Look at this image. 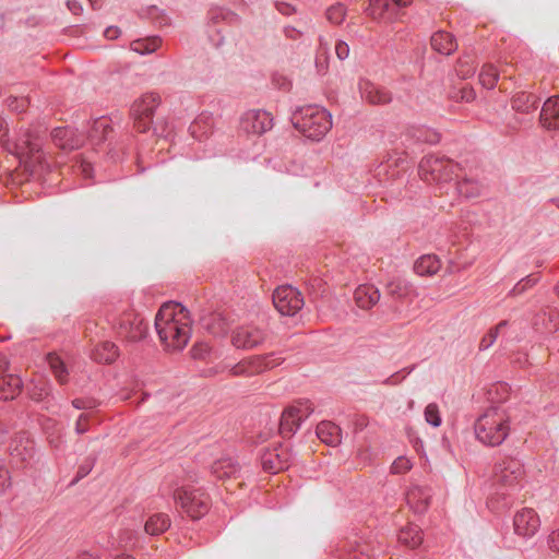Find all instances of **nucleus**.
<instances>
[{
	"mask_svg": "<svg viewBox=\"0 0 559 559\" xmlns=\"http://www.w3.org/2000/svg\"><path fill=\"white\" fill-rule=\"evenodd\" d=\"M425 419L432 427H439L442 423L439 406L436 403H429L425 407Z\"/></svg>",
	"mask_w": 559,
	"mask_h": 559,
	"instance_id": "obj_50",
	"label": "nucleus"
},
{
	"mask_svg": "<svg viewBox=\"0 0 559 559\" xmlns=\"http://www.w3.org/2000/svg\"><path fill=\"white\" fill-rule=\"evenodd\" d=\"M368 14L373 19H392L396 13L391 0H369Z\"/></svg>",
	"mask_w": 559,
	"mask_h": 559,
	"instance_id": "obj_36",
	"label": "nucleus"
},
{
	"mask_svg": "<svg viewBox=\"0 0 559 559\" xmlns=\"http://www.w3.org/2000/svg\"><path fill=\"white\" fill-rule=\"evenodd\" d=\"M292 461V451L280 442L273 448L263 449L260 453L261 467L269 474H277L278 472L287 469Z\"/></svg>",
	"mask_w": 559,
	"mask_h": 559,
	"instance_id": "obj_14",
	"label": "nucleus"
},
{
	"mask_svg": "<svg viewBox=\"0 0 559 559\" xmlns=\"http://www.w3.org/2000/svg\"><path fill=\"white\" fill-rule=\"evenodd\" d=\"M460 164L454 160L437 155L424 156L418 165L420 178L428 183L449 182L459 177Z\"/></svg>",
	"mask_w": 559,
	"mask_h": 559,
	"instance_id": "obj_6",
	"label": "nucleus"
},
{
	"mask_svg": "<svg viewBox=\"0 0 559 559\" xmlns=\"http://www.w3.org/2000/svg\"><path fill=\"white\" fill-rule=\"evenodd\" d=\"M174 500L182 513L193 521L202 519L211 508V498L202 488L190 485L178 487L174 491Z\"/></svg>",
	"mask_w": 559,
	"mask_h": 559,
	"instance_id": "obj_7",
	"label": "nucleus"
},
{
	"mask_svg": "<svg viewBox=\"0 0 559 559\" xmlns=\"http://www.w3.org/2000/svg\"><path fill=\"white\" fill-rule=\"evenodd\" d=\"M95 463H96V456H92V455L87 456L82 462V464L79 465L76 474L71 481V485H74L78 481H80L81 479H83L84 477H86L94 468Z\"/></svg>",
	"mask_w": 559,
	"mask_h": 559,
	"instance_id": "obj_49",
	"label": "nucleus"
},
{
	"mask_svg": "<svg viewBox=\"0 0 559 559\" xmlns=\"http://www.w3.org/2000/svg\"><path fill=\"white\" fill-rule=\"evenodd\" d=\"M441 267V262L436 254H424L414 264V271L420 276L435 275Z\"/></svg>",
	"mask_w": 559,
	"mask_h": 559,
	"instance_id": "obj_35",
	"label": "nucleus"
},
{
	"mask_svg": "<svg viewBox=\"0 0 559 559\" xmlns=\"http://www.w3.org/2000/svg\"><path fill=\"white\" fill-rule=\"evenodd\" d=\"M147 15L158 27L170 25L169 16L165 13L164 10L157 8L156 5H152L147 9Z\"/></svg>",
	"mask_w": 559,
	"mask_h": 559,
	"instance_id": "obj_48",
	"label": "nucleus"
},
{
	"mask_svg": "<svg viewBox=\"0 0 559 559\" xmlns=\"http://www.w3.org/2000/svg\"><path fill=\"white\" fill-rule=\"evenodd\" d=\"M112 131L110 121L106 117L97 118L88 130V140L93 145L98 146L109 139Z\"/></svg>",
	"mask_w": 559,
	"mask_h": 559,
	"instance_id": "obj_28",
	"label": "nucleus"
},
{
	"mask_svg": "<svg viewBox=\"0 0 559 559\" xmlns=\"http://www.w3.org/2000/svg\"><path fill=\"white\" fill-rule=\"evenodd\" d=\"M318 438L328 445H337L342 440L341 428L332 421L323 420L317 426Z\"/></svg>",
	"mask_w": 559,
	"mask_h": 559,
	"instance_id": "obj_30",
	"label": "nucleus"
},
{
	"mask_svg": "<svg viewBox=\"0 0 559 559\" xmlns=\"http://www.w3.org/2000/svg\"><path fill=\"white\" fill-rule=\"evenodd\" d=\"M399 542L412 549L419 547L424 540L423 531L418 525L408 524L399 532Z\"/></svg>",
	"mask_w": 559,
	"mask_h": 559,
	"instance_id": "obj_34",
	"label": "nucleus"
},
{
	"mask_svg": "<svg viewBox=\"0 0 559 559\" xmlns=\"http://www.w3.org/2000/svg\"><path fill=\"white\" fill-rule=\"evenodd\" d=\"M36 449L34 440L27 432L21 431L14 436L10 443V462L13 467L24 469L35 462Z\"/></svg>",
	"mask_w": 559,
	"mask_h": 559,
	"instance_id": "obj_12",
	"label": "nucleus"
},
{
	"mask_svg": "<svg viewBox=\"0 0 559 559\" xmlns=\"http://www.w3.org/2000/svg\"><path fill=\"white\" fill-rule=\"evenodd\" d=\"M356 305L365 310L372 308L380 299V292L373 285H359L354 292Z\"/></svg>",
	"mask_w": 559,
	"mask_h": 559,
	"instance_id": "obj_24",
	"label": "nucleus"
},
{
	"mask_svg": "<svg viewBox=\"0 0 559 559\" xmlns=\"http://www.w3.org/2000/svg\"><path fill=\"white\" fill-rule=\"evenodd\" d=\"M412 463L404 456H399L391 465L392 474H404L412 468Z\"/></svg>",
	"mask_w": 559,
	"mask_h": 559,
	"instance_id": "obj_54",
	"label": "nucleus"
},
{
	"mask_svg": "<svg viewBox=\"0 0 559 559\" xmlns=\"http://www.w3.org/2000/svg\"><path fill=\"white\" fill-rule=\"evenodd\" d=\"M23 381L16 374H5L0 377V400H14L22 391Z\"/></svg>",
	"mask_w": 559,
	"mask_h": 559,
	"instance_id": "obj_27",
	"label": "nucleus"
},
{
	"mask_svg": "<svg viewBox=\"0 0 559 559\" xmlns=\"http://www.w3.org/2000/svg\"><path fill=\"white\" fill-rule=\"evenodd\" d=\"M53 143L62 150H74L81 145V140L74 136L70 127H57L51 131Z\"/></svg>",
	"mask_w": 559,
	"mask_h": 559,
	"instance_id": "obj_26",
	"label": "nucleus"
},
{
	"mask_svg": "<svg viewBox=\"0 0 559 559\" xmlns=\"http://www.w3.org/2000/svg\"><path fill=\"white\" fill-rule=\"evenodd\" d=\"M540 124L547 130L559 129V96L549 97L543 105Z\"/></svg>",
	"mask_w": 559,
	"mask_h": 559,
	"instance_id": "obj_20",
	"label": "nucleus"
},
{
	"mask_svg": "<svg viewBox=\"0 0 559 559\" xmlns=\"http://www.w3.org/2000/svg\"><path fill=\"white\" fill-rule=\"evenodd\" d=\"M283 33L286 38L296 40L301 37L302 33L295 28L294 26H285L283 28Z\"/></svg>",
	"mask_w": 559,
	"mask_h": 559,
	"instance_id": "obj_63",
	"label": "nucleus"
},
{
	"mask_svg": "<svg viewBox=\"0 0 559 559\" xmlns=\"http://www.w3.org/2000/svg\"><path fill=\"white\" fill-rule=\"evenodd\" d=\"M201 325L214 336H225L230 326L229 318L222 312H210L201 317Z\"/></svg>",
	"mask_w": 559,
	"mask_h": 559,
	"instance_id": "obj_18",
	"label": "nucleus"
},
{
	"mask_svg": "<svg viewBox=\"0 0 559 559\" xmlns=\"http://www.w3.org/2000/svg\"><path fill=\"white\" fill-rule=\"evenodd\" d=\"M7 104L11 110L24 112L29 105V100L26 97L9 96L7 98Z\"/></svg>",
	"mask_w": 559,
	"mask_h": 559,
	"instance_id": "obj_52",
	"label": "nucleus"
},
{
	"mask_svg": "<svg viewBox=\"0 0 559 559\" xmlns=\"http://www.w3.org/2000/svg\"><path fill=\"white\" fill-rule=\"evenodd\" d=\"M498 79H499V73L495 66H492V64L483 66L480 72H479V82L485 88H487V90L495 88V86L498 82Z\"/></svg>",
	"mask_w": 559,
	"mask_h": 559,
	"instance_id": "obj_40",
	"label": "nucleus"
},
{
	"mask_svg": "<svg viewBox=\"0 0 559 559\" xmlns=\"http://www.w3.org/2000/svg\"><path fill=\"white\" fill-rule=\"evenodd\" d=\"M10 486L9 471L0 466V491L5 490Z\"/></svg>",
	"mask_w": 559,
	"mask_h": 559,
	"instance_id": "obj_62",
	"label": "nucleus"
},
{
	"mask_svg": "<svg viewBox=\"0 0 559 559\" xmlns=\"http://www.w3.org/2000/svg\"><path fill=\"white\" fill-rule=\"evenodd\" d=\"M540 527V520L532 508H523L513 516V530L518 536L525 539L533 537Z\"/></svg>",
	"mask_w": 559,
	"mask_h": 559,
	"instance_id": "obj_16",
	"label": "nucleus"
},
{
	"mask_svg": "<svg viewBox=\"0 0 559 559\" xmlns=\"http://www.w3.org/2000/svg\"><path fill=\"white\" fill-rule=\"evenodd\" d=\"M292 122L304 136L320 141L332 128V116L322 107L308 105L294 111Z\"/></svg>",
	"mask_w": 559,
	"mask_h": 559,
	"instance_id": "obj_5",
	"label": "nucleus"
},
{
	"mask_svg": "<svg viewBox=\"0 0 559 559\" xmlns=\"http://www.w3.org/2000/svg\"><path fill=\"white\" fill-rule=\"evenodd\" d=\"M430 488L413 486L406 493V501L409 508L418 514L426 512L430 506Z\"/></svg>",
	"mask_w": 559,
	"mask_h": 559,
	"instance_id": "obj_19",
	"label": "nucleus"
},
{
	"mask_svg": "<svg viewBox=\"0 0 559 559\" xmlns=\"http://www.w3.org/2000/svg\"><path fill=\"white\" fill-rule=\"evenodd\" d=\"M386 294L394 299L401 300L414 295L415 287L411 282L396 277L386 284Z\"/></svg>",
	"mask_w": 559,
	"mask_h": 559,
	"instance_id": "obj_33",
	"label": "nucleus"
},
{
	"mask_svg": "<svg viewBox=\"0 0 559 559\" xmlns=\"http://www.w3.org/2000/svg\"><path fill=\"white\" fill-rule=\"evenodd\" d=\"M273 128V117L263 109L246 111L240 119V129L247 134L262 135Z\"/></svg>",
	"mask_w": 559,
	"mask_h": 559,
	"instance_id": "obj_15",
	"label": "nucleus"
},
{
	"mask_svg": "<svg viewBox=\"0 0 559 559\" xmlns=\"http://www.w3.org/2000/svg\"><path fill=\"white\" fill-rule=\"evenodd\" d=\"M4 147L10 154L19 158L25 171L29 173L33 178H40L44 171L49 168L41 150L43 141L32 131L22 133L14 141L8 140Z\"/></svg>",
	"mask_w": 559,
	"mask_h": 559,
	"instance_id": "obj_4",
	"label": "nucleus"
},
{
	"mask_svg": "<svg viewBox=\"0 0 559 559\" xmlns=\"http://www.w3.org/2000/svg\"><path fill=\"white\" fill-rule=\"evenodd\" d=\"M207 20L210 26H216L221 23L237 26L241 22L237 13L224 7H212L207 11Z\"/></svg>",
	"mask_w": 559,
	"mask_h": 559,
	"instance_id": "obj_25",
	"label": "nucleus"
},
{
	"mask_svg": "<svg viewBox=\"0 0 559 559\" xmlns=\"http://www.w3.org/2000/svg\"><path fill=\"white\" fill-rule=\"evenodd\" d=\"M292 408L298 409V414L302 415V421L314 411L313 404L309 400L298 401L296 404L292 405Z\"/></svg>",
	"mask_w": 559,
	"mask_h": 559,
	"instance_id": "obj_58",
	"label": "nucleus"
},
{
	"mask_svg": "<svg viewBox=\"0 0 559 559\" xmlns=\"http://www.w3.org/2000/svg\"><path fill=\"white\" fill-rule=\"evenodd\" d=\"M91 417H92V415L90 413H82L79 415V417L75 421V427H74L75 432L78 435H83L90 430L88 423H90Z\"/></svg>",
	"mask_w": 559,
	"mask_h": 559,
	"instance_id": "obj_56",
	"label": "nucleus"
},
{
	"mask_svg": "<svg viewBox=\"0 0 559 559\" xmlns=\"http://www.w3.org/2000/svg\"><path fill=\"white\" fill-rule=\"evenodd\" d=\"M415 369V366H411V367H406V368H403L402 370L400 371H396L394 372L393 374H391L389 378H386L383 383L386 384V385H395L400 382H402V380L407 376L413 370Z\"/></svg>",
	"mask_w": 559,
	"mask_h": 559,
	"instance_id": "obj_55",
	"label": "nucleus"
},
{
	"mask_svg": "<svg viewBox=\"0 0 559 559\" xmlns=\"http://www.w3.org/2000/svg\"><path fill=\"white\" fill-rule=\"evenodd\" d=\"M273 305L282 316L293 317L305 305L302 294L292 285H283L273 292Z\"/></svg>",
	"mask_w": 559,
	"mask_h": 559,
	"instance_id": "obj_13",
	"label": "nucleus"
},
{
	"mask_svg": "<svg viewBox=\"0 0 559 559\" xmlns=\"http://www.w3.org/2000/svg\"><path fill=\"white\" fill-rule=\"evenodd\" d=\"M269 336L266 326L250 322L236 326L231 331L230 342L238 349L251 350L264 344Z\"/></svg>",
	"mask_w": 559,
	"mask_h": 559,
	"instance_id": "obj_10",
	"label": "nucleus"
},
{
	"mask_svg": "<svg viewBox=\"0 0 559 559\" xmlns=\"http://www.w3.org/2000/svg\"><path fill=\"white\" fill-rule=\"evenodd\" d=\"M239 473V463L229 456L218 459L211 465V474L221 480L237 477Z\"/></svg>",
	"mask_w": 559,
	"mask_h": 559,
	"instance_id": "obj_22",
	"label": "nucleus"
},
{
	"mask_svg": "<svg viewBox=\"0 0 559 559\" xmlns=\"http://www.w3.org/2000/svg\"><path fill=\"white\" fill-rule=\"evenodd\" d=\"M457 100L471 103L476 98L474 88L469 85L462 86L454 96Z\"/></svg>",
	"mask_w": 559,
	"mask_h": 559,
	"instance_id": "obj_57",
	"label": "nucleus"
},
{
	"mask_svg": "<svg viewBox=\"0 0 559 559\" xmlns=\"http://www.w3.org/2000/svg\"><path fill=\"white\" fill-rule=\"evenodd\" d=\"M540 280L539 272L532 273L520 280L513 288L509 292V296H520L525 293L528 288L535 286Z\"/></svg>",
	"mask_w": 559,
	"mask_h": 559,
	"instance_id": "obj_41",
	"label": "nucleus"
},
{
	"mask_svg": "<svg viewBox=\"0 0 559 559\" xmlns=\"http://www.w3.org/2000/svg\"><path fill=\"white\" fill-rule=\"evenodd\" d=\"M71 404L79 411H93L99 407L102 402L94 396H82L73 399Z\"/></svg>",
	"mask_w": 559,
	"mask_h": 559,
	"instance_id": "obj_47",
	"label": "nucleus"
},
{
	"mask_svg": "<svg viewBox=\"0 0 559 559\" xmlns=\"http://www.w3.org/2000/svg\"><path fill=\"white\" fill-rule=\"evenodd\" d=\"M120 35H121V31L118 26H108L104 31V36L109 40L117 39Z\"/></svg>",
	"mask_w": 559,
	"mask_h": 559,
	"instance_id": "obj_64",
	"label": "nucleus"
},
{
	"mask_svg": "<svg viewBox=\"0 0 559 559\" xmlns=\"http://www.w3.org/2000/svg\"><path fill=\"white\" fill-rule=\"evenodd\" d=\"M542 319L545 330L549 333L559 330V313L556 310H545L537 314L535 324H538V320Z\"/></svg>",
	"mask_w": 559,
	"mask_h": 559,
	"instance_id": "obj_43",
	"label": "nucleus"
},
{
	"mask_svg": "<svg viewBox=\"0 0 559 559\" xmlns=\"http://www.w3.org/2000/svg\"><path fill=\"white\" fill-rule=\"evenodd\" d=\"M160 44L159 37H153L147 40H136L132 43V49L141 55L154 52Z\"/></svg>",
	"mask_w": 559,
	"mask_h": 559,
	"instance_id": "obj_45",
	"label": "nucleus"
},
{
	"mask_svg": "<svg viewBox=\"0 0 559 559\" xmlns=\"http://www.w3.org/2000/svg\"><path fill=\"white\" fill-rule=\"evenodd\" d=\"M525 467L523 462L507 453H499L492 468L493 485L497 488V496L503 499V507L511 504L509 499L513 492L523 487Z\"/></svg>",
	"mask_w": 559,
	"mask_h": 559,
	"instance_id": "obj_3",
	"label": "nucleus"
},
{
	"mask_svg": "<svg viewBox=\"0 0 559 559\" xmlns=\"http://www.w3.org/2000/svg\"><path fill=\"white\" fill-rule=\"evenodd\" d=\"M302 415L297 408L287 407L281 416L278 431L283 438H290L300 427Z\"/></svg>",
	"mask_w": 559,
	"mask_h": 559,
	"instance_id": "obj_21",
	"label": "nucleus"
},
{
	"mask_svg": "<svg viewBox=\"0 0 559 559\" xmlns=\"http://www.w3.org/2000/svg\"><path fill=\"white\" fill-rule=\"evenodd\" d=\"M48 362H49L52 373L56 377V379L58 380V382L60 384L67 383L69 372H68V369H67L64 362L60 359V357L49 354Z\"/></svg>",
	"mask_w": 559,
	"mask_h": 559,
	"instance_id": "obj_42",
	"label": "nucleus"
},
{
	"mask_svg": "<svg viewBox=\"0 0 559 559\" xmlns=\"http://www.w3.org/2000/svg\"><path fill=\"white\" fill-rule=\"evenodd\" d=\"M160 44L159 37H153L147 40H136L132 43V49L141 55L154 52Z\"/></svg>",
	"mask_w": 559,
	"mask_h": 559,
	"instance_id": "obj_46",
	"label": "nucleus"
},
{
	"mask_svg": "<svg viewBox=\"0 0 559 559\" xmlns=\"http://www.w3.org/2000/svg\"><path fill=\"white\" fill-rule=\"evenodd\" d=\"M285 360L281 353L271 352L241 359L230 368L234 377H252L280 366Z\"/></svg>",
	"mask_w": 559,
	"mask_h": 559,
	"instance_id": "obj_8",
	"label": "nucleus"
},
{
	"mask_svg": "<svg viewBox=\"0 0 559 559\" xmlns=\"http://www.w3.org/2000/svg\"><path fill=\"white\" fill-rule=\"evenodd\" d=\"M361 98L371 105H386L392 102V94L385 87L378 86L368 80L359 83Z\"/></svg>",
	"mask_w": 559,
	"mask_h": 559,
	"instance_id": "obj_17",
	"label": "nucleus"
},
{
	"mask_svg": "<svg viewBox=\"0 0 559 559\" xmlns=\"http://www.w3.org/2000/svg\"><path fill=\"white\" fill-rule=\"evenodd\" d=\"M119 337L127 342L136 343L143 341L148 333V323L134 310L122 312L115 324Z\"/></svg>",
	"mask_w": 559,
	"mask_h": 559,
	"instance_id": "obj_9",
	"label": "nucleus"
},
{
	"mask_svg": "<svg viewBox=\"0 0 559 559\" xmlns=\"http://www.w3.org/2000/svg\"><path fill=\"white\" fill-rule=\"evenodd\" d=\"M511 431V416L501 406L487 408L474 423V433L478 442L485 447L501 445Z\"/></svg>",
	"mask_w": 559,
	"mask_h": 559,
	"instance_id": "obj_2",
	"label": "nucleus"
},
{
	"mask_svg": "<svg viewBox=\"0 0 559 559\" xmlns=\"http://www.w3.org/2000/svg\"><path fill=\"white\" fill-rule=\"evenodd\" d=\"M155 330L165 350H182L192 332L188 309L176 301L163 304L155 316Z\"/></svg>",
	"mask_w": 559,
	"mask_h": 559,
	"instance_id": "obj_1",
	"label": "nucleus"
},
{
	"mask_svg": "<svg viewBox=\"0 0 559 559\" xmlns=\"http://www.w3.org/2000/svg\"><path fill=\"white\" fill-rule=\"evenodd\" d=\"M476 59L472 55H464L460 57L455 64V72L459 78L466 80L472 78L476 72Z\"/></svg>",
	"mask_w": 559,
	"mask_h": 559,
	"instance_id": "obj_38",
	"label": "nucleus"
},
{
	"mask_svg": "<svg viewBox=\"0 0 559 559\" xmlns=\"http://www.w3.org/2000/svg\"><path fill=\"white\" fill-rule=\"evenodd\" d=\"M171 525V520L167 513H154L148 516L144 524V531L151 536H158L165 533Z\"/></svg>",
	"mask_w": 559,
	"mask_h": 559,
	"instance_id": "obj_32",
	"label": "nucleus"
},
{
	"mask_svg": "<svg viewBox=\"0 0 559 559\" xmlns=\"http://www.w3.org/2000/svg\"><path fill=\"white\" fill-rule=\"evenodd\" d=\"M119 356L118 346L110 342L104 341L95 346L92 352V358L99 364H112Z\"/></svg>",
	"mask_w": 559,
	"mask_h": 559,
	"instance_id": "obj_31",
	"label": "nucleus"
},
{
	"mask_svg": "<svg viewBox=\"0 0 559 559\" xmlns=\"http://www.w3.org/2000/svg\"><path fill=\"white\" fill-rule=\"evenodd\" d=\"M274 5L282 15L290 16L296 13V8L288 2L275 1Z\"/></svg>",
	"mask_w": 559,
	"mask_h": 559,
	"instance_id": "obj_60",
	"label": "nucleus"
},
{
	"mask_svg": "<svg viewBox=\"0 0 559 559\" xmlns=\"http://www.w3.org/2000/svg\"><path fill=\"white\" fill-rule=\"evenodd\" d=\"M160 103L157 93H146L135 100L130 109L134 129L140 133L147 132L153 124V116Z\"/></svg>",
	"mask_w": 559,
	"mask_h": 559,
	"instance_id": "obj_11",
	"label": "nucleus"
},
{
	"mask_svg": "<svg viewBox=\"0 0 559 559\" xmlns=\"http://www.w3.org/2000/svg\"><path fill=\"white\" fill-rule=\"evenodd\" d=\"M508 324H509L508 320H502L496 326L491 328L487 332V334H485L483 336V338L480 340V342H479V350H486L489 347H491L493 345V343L496 342L500 331L503 328L508 326Z\"/></svg>",
	"mask_w": 559,
	"mask_h": 559,
	"instance_id": "obj_44",
	"label": "nucleus"
},
{
	"mask_svg": "<svg viewBox=\"0 0 559 559\" xmlns=\"http://www.w3.org/2000/svg\"><path fill=\"white\" fill-rule=\"evenodd\" d=\"M335 53L340 60H345L349 55V46L343 40H337L335 44Z\"/></svg>",
	"mask_w": 559,
	"mask_h": 559,
	"instance_id": "obj_61",
	"label": "nucleus"
},
{
	"mask_svg": "<svg viewBox=\"0 0 559 559\" xmlns=\"http://www.w3.org/2000/svg\"><path fill=\"white\" fill-rule=\"evenodd\" d=\"M539 98L533 93L525 91L518 92L511 99L512 109L521 112L528 114L538 108Z\"/></svg>",
	"mask_w": 559,
	"mask_h": 559,
	"instance_id": "obj_29",
	"label": "nucleus"
},
{
	"mask_svg": "<svg viewBox=\"0 0 559 559\" xmlns=\"http://www.w3.org/2000/svg\"><path fill=\"white\" fill-rule=\"evenodd\" d=\"M211 346L204 342L195 343L190 353L193 359L204 360L210 355Z\"/></svg>",
	"mask_w": 559,
	"mask_h": 559,
	"instance_id": "obj_53",
	"label": "nucleus"
},
{
	"mask_svg": "<svg viewBox=\"0 0 559 559\" xmlns=\"http://www.w3.org/2000/svg\"><path fill=\"white\" fill-rule=\"evenodd\" d=\"M431 48L440 55L450 56L457 49L455 37L445 31H438L430 38Z\"/></svg>",
	"mask_w": 559,
	"mask_h": 559,
	"instance_id": "obj_23",
	"label": "nucleus"
},
{
	"mask_svg": "<svg viewBox=\"0 0 559 559\" xmlns=\"http://www.w3.org/2000/svg\"><path fill=\"white\" fill-rule=\"evenodd\" d=\"M546 543L550 551L559 555V528L552 530L547 535Z\"/></svg>",
	"mask_w": 559,
	"mask_h": 559,
	"instance_id": "obj_59",
	"label": "nucleus"
},
{
	"mask_svg": "<svg viewBox=\"0 0 559 559\" xmlns=\"http://www.w3.org/2000/svg\"><path fill=\"white\" fill-rule=\"evenodd\" d=\"M346 15V9L342 3L331 5L326 10V19L333 24H341Z\"/></svg>",
	"mask_w": 559,
	"mask_h": 559,
	"instance_id": "obj_51",
	"label": "nucleus"
},
{
	"mask_svg": "<svg viewBox=\"0 0 559 559\" xmlns=\"http://www.w3.org/2000/svg\"><path fill=\"white\" fill-rule=\"evenodd\" d=\"M51 394V385L44 379L33 380L27 385V395L34 402H44Z\"/></svg>",
	"mask_w": 559,
	"mask_h": 559,
	"instance_id": "obj_37",
	"label": "nucleus"
},
{
	"mask_svg": "<svg viewBox=\"0 0 559 559\" xmlns=\"http://www.w3.org/2000/svg\"><path fill=\"white\" fill-rule=\"evenodd\" d=\"M455 186L457 193L466 199L477 198L481 192V186L479 181L474 179L463 178L457 180Z\"/></svg>",
	"mask_w": 559,
	"mask_h": 559,
	"instance_id": "obj_39",
	"label": "nucleus"
}]
</instances>
